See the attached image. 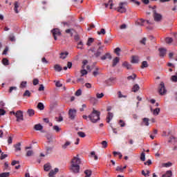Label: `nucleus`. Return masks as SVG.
<instances>
[{"instance_id": "58", "label": "nucleus", "mask_w": 177, "mask_h": 177, "mask_svg": "<svg viewBox=\"0 0 177 177\" xmlns=\"http://www.w3.org/2000/svg\"><path fill=\"white\" fill-rule=\"evenodd\" d=\"M46 150L47 153H50V151H52V150H53V147H46Z\"/></svg>"}, {"instance_id": "7", "label": "nucleus", "mask_w": 177, "mask_h": 177, "mask_svg": "<svg viewBox=\"0 0 177 177\" xmlns=\"http://www.w3.org/2000/svg\"><path fill=\"white\" fill-rule=\"evenodd\" d=\"M68 115L70 120H75V116L77 115V110L73 109H69Z\"/></svg>"}, {"instance_id": "21", "label": "nucleus", "mask_w": 177, "mask_h": 177, "mask_svg": "<svg viewBox=\"0 0 177 177\" xmlns=\"http://www.w3.org/2000/svg\"><path fill=\"white\" fill-rule=\"evenodd\" d=\"M54 70H55L56 71H57L58 73H60V71H62V70H63V68H62V66L59 64H55L54 66Z\"/></svg>"}, {"instance_id": "54", "label": "nucleus", "mask_w": 177, "mask_h": 177, "mask_svg": "<svg viewBox=\"0 0 177 177\" xmlns=\"http://www.w3.org/2000/svg\"><path fill=\"white\" fill-rule=\"evenodd\" d=\"M120 52H121V48L118 47L115 49V53H116L117 56H120Z\"/></svg>"}, {"instance_id": "47", "label": "nucleus", "mask_w": 177, "mask_h": 177, "mask_svg": "<svg viewBox=\"0 0 177 177\" xmlns=\"http://www.w3.org/2000/svg\"><path fill=\"white\" fill-rule=\"evenodd\" d=\"M2 62L4 66H9V60H8V59L3 58Z\"/></svg>"}, {"instance_id": "8", "label": "nucleus", "mask_w": 177, "mask_h": 177, "mask_svg": "<svg viewBox=\"0 0 177 177\" xmlns=\"http://www.w3.org/2000/svg\"><path fill=\"white\" fill-rule=\"evenodd\" d=\"M51 32L53 33L55 41H57V37H60L62 34L58 28L53 29V30H51Z\"/></svg>"}, {"instance_id": "33", "label": "nucleus", "mask_w": 177, "mask_h": 177, "mask_svg": "<svg viewBox=\"0 0 177 177\" xmlns=\"http://www.w3.org/2000/svg\"><path fill=\"white\" fill-rule=\"evenodd\" d=\"M85 177H91L92 175V171L87 169L84 171Z\"/></svg>"}, {"instance_id": "38", "label": "nucleus", "mask_w": 177, "mask_h": 177, "mask_svg": "<svg viewBox=\"0 0 177 177\" xmlns=\"http://www.w3.org/2000/svg\"><path fill=\"white\" fill-rule=\"evenodd\" d=\"M139 89H140V87L139 86L138 84H135L133 86V92H138V91H139Z\"/></svg>"}, {"instance_id": "51", "label": "nucleus", "mask_w": 177, "mask_h": 177, "mask_svg": "<svg viewBox=\"0 0 177 177\" xmlns=\"http://www.w3.org/2000/svg\"><path fill=\"white\" fill-rule=\"evenodd\" d=\"M73 31H74V29H67L66 30V34H70L71 37H73Z\"/></svg>"}, {"instance_id": "34", "label": "nucleus", "mask_w": 177, "mask_h": 177, "mask_svg": "<svg viewBox=\"0 0 177 177\" xmlns=\"http://www.w3.org/2000/svg\"><path fill=\"white\" fill-rule=\"evenodd\" d=\"M29 117H32L35 114V111L33 109H28L27 111Z\"/></svg>"}, {"instance_id": "45", "label": "nucleus", "mask_w": 177, "mask_h": 177, "mask_svg": "<svg viewBox=\"0 0 177 177\" xmlns=\"http://www.w3.org/2000/svg\"><path fill=\"white\" fill-rule=\"evenodd\" d=\"M81 77H84V75H86L88 74V71L85 69H82L80 71Z\"/></svg>"}, {"instance_id": "11", "label": "nucleus", "mask_w": 177, "mask_h": 177, "mask_svg": "<svg viewBox=\"0 0 177 177\" xmlns=\"http://www.w3.org/2000/svg\"><path fill=\"white\" fill-rule=\"evenodd\" d=\"M149 121L150 119L147 118H144L142 119V122H141L142 127H149V125H150V122H149Z\"/></svg>"}, {"instance_id": "64", "label": "nucleus", "mask_w": 177, "mask_h": 177, "mask_svg": "<svg viewBox=\"0 0 177 177\" xmlns=\"http://www.w3.org/2000/svg\"><path fill=\"white\" fill-rule=\"evenodd\" d=\"M39 84V80L38 79L33 80V85H38Z\"/></svg>"}, {"instance_id": "2", "label": "nucleus", "mask_w": 177, "mask_h": 177, "mask_svg": "<svg viewBox=\"0 0 177 177\" xmlns=\"http://www.w3.org/2000/svg\"><path fill=\"white\" fill-rule=\"evenodd\" d=\"M88 119L93 124L96 123L97 121L100 120V112L93 109L91 115H88Z\"/></svg>"}, {"instance_id": "44", "label": "nucleus", "mask_w": 177, "mask_h": 177, "mask_svg": "<svg viewBox=\"0 0 177 177\" xmlns=\"http://www.w3.org/2000/svg\"><path fill=\"white\" fill-rule=\"evenodd\" d=\"M34 154V151L32 150H28L26 152L27 157H31Z\"/></svg>"}, {"instance_id": "23", "label": "nucleus", "mask_w": 177, "mask_h": 177, "mask_svg": "<svg viewBox=\"0 0 177 177\" xmlns=\"http://www.w3.org/2000/svg\"><path fill=\"white\" fill-rule=\"evenodd\" d=\"M172 176V171L171 170H168L166 171L165 174L162 176V177H171Z\"/></svg>"}, {"instance_id": "50", "label": "nucleus", "mask_w": 177, "mask_h": 177, "mask_svg": "<svg viewBox=\"0 0 177 177\" xmlns=\"http://www.w3.org/2000/svg\"><path fill=\"white\" fill-rule=\"evenodd\" d=\"M81 95H82V91L81 89H78L75 92V96H81Z\"/></svg>"}, {"instance_id": "40", "label": "nucleus", "mask_w": 177, "mask_h": 177, "mask_svg": "<svg viewBox=\"0 0 177 177\" xmlns=\"http://www.w3.org/2000/svg\"><path fill=\"white\" fill-rule=\"evenodd\" d=\"M147 67H149V64H147V61H143L142 62L141 68H147Z\"/></svg>"}, {"instance_id": "53", "label": "nucleus", "mask_w": 177, "mask_h": 177, "mask_svg": "<svg viewBox=\"0 0 177 177\" xmlns=\"http://www.w3.org/2000/svg\"><path fill=\"white\" fill-rule=\"evenodd\" d=\"M24 96H28V97H30L31 96V93H30V91L26 90L24 93Z\"/></svg>"}, {"instance_id": "49", "label": "nucleus", "mask_w": 177, "mask_h": 177, "mask_svg": "<svg viewBox=\"0 0 177 177\" xmlns=\"http://www.w3.org/2000/svg\"><path fill=\"white\" fill-rule=\"evenodd\" d=\"M78 136H80V138H85V136H86V135L85 134V133L82 132V131H79L77 133Z\"/></svg>"}, {"instance_id": "3", "label": "nucleus", "mask_w": 177, "mask_h": 177, "mask_svg": "<svg viewBox=\"0 0 177 177\" xmlns=\"http://www.w3.org/2000/svg\"><path fill=\"white\" fill-rule=\"evenodd\" d=\"M103 49H104V46H98L97 50H95V48L92 47L89 49V51L92 52V53H94L95 57H99V56L103 53Z\"/></svg>"}, {"instance_id": "6", "label": "nucleus", "mask_w": 177, "mask_h": 177, "mask_svg": "<svg viewBox=\"0 0 177 177\" xmlns=\"http://www.w3.org/2000/svg\"><path fill=\"white\" fill-rule=\"evenodd\" d=\"M153 19L155 21H161V20L162 19V15H161V14L158 13L157 11H156L155 10H153Z\"/></svg>"}, {"instance_id": "22", "label": "nucleus", "mask_w": 177, "mask_h": 177, "mask_svg": "<svg viewBox=\"0 0 177 177\" xmlns=\"http://www.w3.org/2000/svg\"><path fill=\"white\" fill-rule=\"evenodd\" d=\"M15 7H14V10L15 13H19V1H15Z\"/></svg>"}, {"instance_id": "41", "label": "nucleus", "mask_w": 177, "mask_h": 177, "mask_svg": "<svg viewBox=\"0 0 177 177\" xmlns=\"http://www.w3.org/2000/svg\"><path fill=\"white\" fill-rule=\"evenodd\" d=\"M168 142H169V143H174L175 142H177V139L175 137L171 136V137H170Z\"/></svg>"}, {"instance_id": "57", "label": "nucleus", "mask_w": 177, "mask_h": 177, "mask_svg": "<svg viewBox=\"0 0 177 177\" xmlns=\"http://www.w3.org/2000/svg\"><path fill=\"white\" fill-rule=\"evenodd\" d=\"M101 145H102L103 149H106V147H107V142L106 141H102L101 142Z\"/></svg>"}, {"instance_id": "30", "label": "nucleus", "mask_w": 177, "mask_h": 177, "mask_svg": "<svg viewBox=\"0 0 177 177\" xmlns=\"http://www.w3.org/2000/svg\"><path fill=\"white\" fill-rule=\"evenodd\" d=\"M162 167L165 168H169V167H172V162H168L167 163H162Z\"/></svg>"}, {"instance_id": "48", "label": "nucleus", "mask_w": 177, "mask_h": 177, "mask_svg": "<svg viewBox=\"0 0 177 177\" xmlns=\"http://www.w3.org/2000/svg\"><path fill=\"white\" fill-rule=\"evenodd\" d=\"M26 86H27V82L26 81L21 82L20 84V88H26Z\"/></svg>"}, {"instance_id": "1", "label": "nucleus", "mask_w": 177, "mask_h": 177, "mask_svg": "<svg viewBox=\"0 0 177 177\" xmlns=\"http://www.w3.org/2000/svg\"><path fill=\"white\" fill-rule=\"evenodd\" d=\"M81 164V159L80 156L77 155L71 161L70 169L73 174H78L80 172V165Z\"/></svg>"}, {"instance_id": "24", "label": "nucleus", "mask_w": 177, "mask_h": 177, "mask_svg": "<svg viewBox=\"0 0 177 177\" xmlns=\"http://www.w3.org/2000/svg\"><path fill=\"white\" fill-rule=\"evenodd\" d=\"M68 56V52H64V53H60V59H66Z\"/></svg>"}, {"instance_id": "5", "label": "nucleus", "mask_w": 177, "mask_h": 177, "mask_svg": "<svg viewBox=\"0 0 177 177\" xmlns=\"http://www.w3.org/2000/svg\"><path fill=\"white\" fill-rule=\"evenodd\" d=\"M158 93L160 95H165L167 93V89H165V84L163 82H161L158 86Z\"/></svg>"}, {"instance_id": "46", "label": "nucleus", "mask_w": 177, "mask_h": 177, "mask_svg": "<svg viewBox=\"0 0 177 177\" xmlns=\"http://www.w3.org/2000/svg\"><path fill=\"white\" fill-rule=\"evenodd\" d=\"M55 82L57 88H62V86H63V84L60 83V81H55Z\"/></svg>"}, {"instance_id": "55", "label": "nucleus", "mask_w": 177, "mask_h": 177, "mask_svg": "<svg viewBox=\"0 0 177 177\" xmlns=\"http://www.w3.org/2000/svg\"><path fill=\"white\" fill-rule=\"evenodd\" d=\"M98 35H100L101 34H102L103 35H104V34H106V30H104V28H102L100 32H97Z\"/></svg>"}, {"instance_id": "32", "label": "nucleus", "mask_w": 177, "mask_h": 177, "mask_svg": "<svg viewBox=\"0 0 177 177\" xmlns=\"http://www.w3.org/2000/svg\"><path fill=\"white\" fill-rule=\"evenodd\" d=\"M77 48L80 50L84 49V43L82 41L77 43Z\"/></svg>"}, {"instance_id": "36", "label": "nucleus", "mask_w": 177, "mask_h": 177, "mask_svg": "<svg viewBox=\"0 0 177 177\" xmlns=\"http://www.w3.org/2000/svg\"><path fill=\"white\" fill-rule=\"evenodd\" d=\"M37 109H39V110H44V109H45V106L42 102H39L37 104Z\"/></svg>"}, {"instance_id": "61", "label": "nucleus", "mask_w": 177, "mask_h": 177, "mask_svg": "<svg viewBox=\"0 0 177 177\" xmlns=\"http://www.w3.org/2000/svg\"><path fill=\"white\" fill-rule=\"evenodd\" d=\"M171 81H173V82H177V76H176V75L171 76Z\"/></svg>"}, {"instance_id": "37", "label": "nucleus", "mask_w": 177, "mask_h": 177, "mask_svg": "<svg viewBox=\"0 0 177 177\" xmlns=\"http://www.w3.org/2000/svg\"><path fill=\"white\" fill-rule=\"evenodd\" d=\"M9 39L11 41V42H15L16 41V37H15L14 34H11L9 35Z\"/></svg>"}, {"instance_id": "4", "label": "nucleus", "mask_w": 177, "mask_h": 177, "mask_svg": "<svg viewBox=\"0 0 177 177\" xmlns=\"http://www.w3.org/2000/svg\"><path fill=\"white\" fill-rule=\"evenodd\" d=\"M125 5H128V3L127 1L124 2H120L119 3V6L115 10L119 12V13H125L127 12V8H125Z\"/></svg>"}, {"instance_id": "18", "label": "nucleus", "mask_w": 177, "mask_h": 177, "mask_svg": "<svg viewBox=\"0 0 177 177\" xmlns=\"http://www.w3.org/2000/svg\"><path fill=\"white\" fill-rule=\"evenodd\" d=\"M44 171L48 172L50 171V169H52V166L50 165V163H46L44 165Z\"/></svg>"}, {"instance_id": "14", "label": "nucleus", "mask_w": 177, "mask_h": 177, "mask_svg": "<svg viewBox=\"0 0 177 177\" xmlns=\"http://www.w3.org/2000/svg\"><path fill=\"white\" fill-rule=\"evenodd\" d=\"M57 172H59L58 168H55L54 170H50V173L48 174V176L54 177L55 174H57Z\"/></svg>"}, {"instance_id": "35", "label": "nucleus", "mask_w": 177, "mask_h": 177, "mask_svg": "<svg viewBox=\"0 0 177 177\" xmlns=\"http://www.w3.org/2000/svg\"><path fill=\"white\" fill-rule=\"evenodd\" d=\"M118 97L119 99H122V97L125 99L127 97V96L122 95V93L121 91H118Z\"/></svg>"}, {"instance_id": "19", "label": "nucleus", "mask_w": 177, "mask_h": 177, "mask_svg": "<svg viewBox=\"0 0 177 177\" xmlns=\"http://www.w3.org/2000/svg\"><path fill=\"white\" fill-rule=\"evenodd\" d=\"M118 63H120V58L116 57L113 59L112 66L115 67Z\"/></svg>"}, {"instance_id": "9", "label": "nucleus", "mask_w": 177, "mask_h": 177, "mask_svg": "<svg viewBox=\"0 0 177 177\" xmlns=\"http://www.w3.org/2000/svg\"><path fill=\"white\" fill-rule=\"evenodd\" d=\"M15 117L17 118V121L19 122V121H23V111H17L15 113Z\"/></svg>"}, {"instance_id": "60", "label": "nucleus", "mask_w": 177, "mask_h": 177, "mask_svg": "<svg viewBox=\"0 0 177 177\" xmlns=\"http://www.w3.org/2000/svg\"><path fill=\"white\" fill-rule=\"evenodd\" d=\"M8 176H9V172L3 173L0 174V177H8Z\"/></svg>"}, {"instance_id": "43", "label": "nucleus", "mask_w": 177, "mask_h": 177, "mask_svg": "<svg viewBox=\"0 0 177 177\" xmlns=\"http://www.w3.org/2000/svg\"><path fill=\"white\" fill-rule=\"evenodd\" d=\"M140 160H141V161H146V153H145V152H142L141 153Z\"/></svg>"}, {"instance_id": "42", "label": "nucleus", "mask_w": 177, "mask_h": 177, "mask_svg": "<svg viewBox=\"0 0 177 177\" xmlns=\"http://www.w3.org/2000/svg\"><path fill=\"white\" fill-rule=\"evenodd\" d=\"M53 131H55V132H60L61 129L60 127H59V126L55 125L53 127Z\"/></svg>"}, {"instance_id": "15", "label": "nucleus", "mask_w": 177, "mask_h": 177, "mask_svg": "<svg viewBox=\"0 0 177 177\" xmlns=\"http://www.w3.org/2000/svg\"><path fill=\"white\" fill-rule=\"evenodd\" d=\"M160 56L164 57L167 54V49L165 48H159Z\"/></svg>"}, {"instance_id": "56", "label": "nucleus", "mask_w": 177, "mask_h": 177, "mask_svg": "<svg viewBox=\"0 0 177 177\" xmlns=\"http://www.w3.org/2000/svg\"><path fill=\"white\" fill-rule=\"evenodd\" d=\"M13 91H17V87L11 86L9 90L10 93H12V92H13Z\"/></svg>"}, {"instance_id": "10", "label": "nucleus", "mask_w": 177, "mask_h": 177, "mask_svg": "<svg viewBox=\"0 0 177 177\" xmlns=\"http://www.w3.org/2000/svg\"><path fill=\"white\" fill-rule=\"evenodd\" d=\"M115 81H117V78L112 77L106 81V84L108 86H111V85H114V84H115Z\"/></svg>"}, {"instance_id": "62", "label": "nucleus", "mask_w": 177, "mask_h": 177, "mask_svg": "<svg viewBox=\"0 0 177 177\" xmlns=\"http://www.w3.org/2000/svg\"><path fill=\"white\" fill-rule=\"evenodd\" d=\"M119 124H120V127H125V122H124V120H120L119 121Z\"/></svg>"}, {"instance_id": "52", "label": "nucleus", "mask_w": 177, "mask_h": 177, "mask_svg": "<svg viewBox=\"0 0 177 177\" xmlns=\"http://www.w3.org/2000/svg\"><path fill=\"white\" fill-rule=\"evenodd\" d=\"M103 96H104V94L103 93H98L96 94L97 99H102Z\"/></svg>"}, {"instance_id": "59", "label": "nucleus", "mask_w": 177, "mask_h": 177, "mask_svg": "<svg viewBox=\"0 0 177 177\" xmlns=\"http://www.w3.org/2000/svg\"><path fill=\"white\" fill-rule=\"evenodd\" d=\"M172 38H171V37H167V38H166V42H167V44H171L172 43Z\"/></svg>"}, {"instance_id": "29", "label": "nucleus", "mask_w": 177, "mask_h": 177, "mask_svg": "<svg viewBox=\"0 0 177 177\" xmlns=\"http://www.w3.org/2000/svg\"><path fill=\"white\" fill-rule=\"evenodd\" d=\"M123 67H126V68H127V70H131V66L129 63L125 62L122 64Z\"/></svg>"}, {"instance_id": "39", "label": "nucleus", "mask_w": 177, "mask_h": 177, "mask_svg": "<svg viewBox=\"0 0 177 177\" xmlns=\"http://www.w3.org/2000/svg\"><path fill=\"white\" fill-rule=\"evenodd\" d=\"M94 39L93 38H88L86 45L87 46H91V45H92V44L93 43Z\"/></svg>"}, {"instance_id": "17", "label": "nucleus", "mask_w": 177, "mask_h": 177, "mask_svg": "<svg viewBox=\"0 0 177 177\" xmlns=\"http://www.w3.org/2000/svg\"><path fill=\"white\" fill-rule=\"evenodd\" d=\"M114 117V114H113V113L111 112H109L108 113V115L106 117V122H110V121H111L113 120V118Z\"/></svg>"}, {"instance_id": "27", "label": "nucleus", "mask_w": 177, "mask_h": 177, "mask_svg": "<svg viewBox=\"0 0 177 177\" xmlns=\"http://www.w3.org/2000/svg\"><path fill=\"white\" fill-rule=\"evenodd\" d=\"M136 78V74H133L127 77L128 81H135Z\"/></svg>"}, {"instance_id": "31", "label": "nucleus", "mask_w": 177, "mask_h": 177, "mask_svg": "<svg viewBox=\"0 0 177 177\" xmlns=\"http://www.w3.org/2000/svg\"><path fill=\"white\" fill-rule=\"evenodd\" d=\"M141 174H142V175H143L145 177L150 176V171H149V170H147L146 171H145V170H142Z\"/></svg>"}, {"instance_id": "12", "label": "nucleus", "mask_w": 177, "mask_h": 177, "mask_svg": "<svg viewBox=\"0 0 177 177\" xmlns=\"http://www.w3.org/2000/svg\"><path fill=\"white\" fill-rule=\"evenodd\" d=\"M106 59H109V60H111V59H113V57H111V54H110L109 53H107L101 57V60H106Z\"/></svg>"}, {"instance_id": "63", "label": "nucleus", "mask_w": 177, "mask_h": 177, "mask_svg": "<svg viewBox=\"0 0 177 177\" xmlns=\"http://www.w3.org/2000/svg\"><path fill=\"white\" fill-rule=\"evenodd\" d=\"M146 41H147V39L146 37H144L141 41L140 44H142V45H146Z\"/></svg>"}, {"instance_id": "26", "label": "nucleus", "mask_w": 177, "mask_h": 177, "mask_svg": "<svg viewBox=\"0 0 177 177\" xmlns=\"http://www.w3.org/2000/svg\"><path fill=\"white\" fill-rule=\"evenodd\" d=\"M21 143H18L15 145V151H20L21 150Z\"/></svg>"}, {"instance_id": "13", "label": "nucleus", "mask_w": 177, "mask_h": 177, "mask_svg": "<svg viewBox=\"0 0 177 177\" xmlns=\"http://www.w3.org/2000/svg\"><path fill=\"white\" fill-rule=\"evenodd\" d=\"M145 23H146V21H145V19H140L136 21V26H145Z\"/></svg>"}, {"instance_id": "25", "label": "nucleus", "mask_w": 177, "mask_h": 177, "mask_svg": "<svg viewBox=\"0 0 177 177\" xmlns=\"http://www.w3.org/2000/svg\"><path fill=\"white\" fill-rule=\"evenodd\" d=\"M70 145H71V142L70 141H66V143H64L62 147V149H64V150H66V149H67V147H68V146H70Z\"/></svg>"}, {"instance_id": "16", "label": "nucleus", "mask_w": 177, "mask_h": 177, "mask_svg": "<svg viewBox=\"0 0 177 177\" xmlns=\"http://www.w3.org/2000/svg\"><path fill=\"white\" fill-rule=\"evenodd\" d=\"M151 111L153 113V115H158V114H160V108H156L153 110V107L151 106Z\"/></svg>"}, {"instance_id": "20", "label": "nucleus", "mask_w": 177, "mask_h": 177, "mask_svg": "<svg viewBox=\"0 0 177 177\" xmlns=\"http://www.w3.org/2000/svg\"><path fill=\"white\" fill-rule=\"evenodd\" d=\"M34 129H35V131H41L42 129H44V127L41 126V124H37L35 125Z\"/></svg>"}, {"instance_id": "28", "label": "nucleus", "mask_w": 177, "mask_h": 177, "mask_svg": "<svg viewBox=\"0 0 177 177\" xmlns=\"http://www.w3.org/2000/svg\"><path fill=\"white\" fill-rule=\"evenodd\" d=\"M131 63H139V57L133 56L131 59Z\"/></svg>"}]
</instances>
